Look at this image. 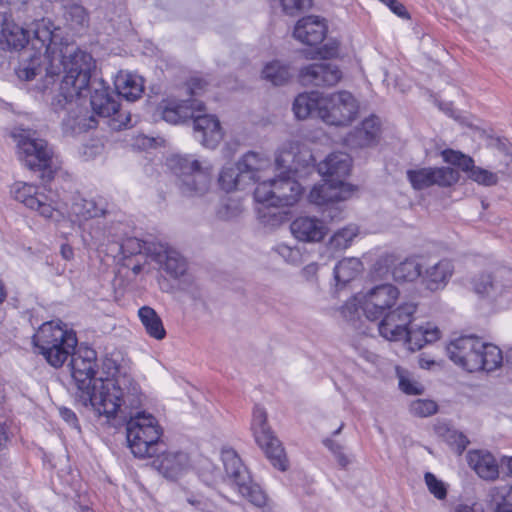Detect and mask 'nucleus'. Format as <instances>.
Here are the masks:
<instances>
[{
    "label": "nucleus",
    "instance_id": "ea45409f",
    "mask_svg": "<svg viewBox=\"0 0 512 512\" xmlns=\"http://www.w3.org/2000/svg\"><path fill=\"white\" fill-rule=\"evenodd\" d=\"M502 360L501 350L497 346L483 341V348L480 349L479 355L480 371H493L501 365Z\"/></svg>",
    "mask_w": 512,
    "mask_h": 512
},
{
    "label": "nucleus",
    "instance_id": "2eb2a0df",
    "mask_svg": "<svg viewBox=\"0 0 512 512\" xmlns=\"http://www.w3.org/2000/svg\"><path fill=\"white\" fill-rule=\"evenodd\" d=\"M483 340L474 335L462 336L451 341L446 350L451 361L468 372L480 371L479 355Z\"/></svg>",
    "mask_w": 512,
    "mask_h": 512
},
{
    "label": "nucleus",
    "instance_id": "7c9ffc66",
    "mask_svg": "<svg viewBox=\"0 0 512 512\" xmlns=\"http://www.w3.org/2000/svg\"><path fill=\"white\" fill-rule=\"evenodd\" d=\"M439 338L440 330L431 323H426L425 325L411 324L407 329V335L403 340L406 341V344L411 351H417L423 348L426 344L433 343Z\"/></svg>",
    "mask_w": 512,
    "mask_h": 512
},
{
    "label": "nucleus",
    "instance_id": "72a5a7b5",
    "mask_svg": "<svg viewBox=\"0 0 512 512\" xmlns=\"http://www.w3.org/2000/svg\"><path fill=\"white\" fill-rule=\"evenodd\" d=\"M237 163L249 184L262 182L260 173L271 165L269 158L253 151L246 153Z\"/></svg>",
    "mask_w": 512,
    "mask_h": 512
},
{
    "label": "nucleus",
    "instance_id": "680f3d73",
    "mask_svg": "<svg viewBox=\"0 0 512 512\" xmlns=\"http://www.w3.org/2000/svg\"><path fill=\"white\" fill-rule=\"evenodd\" d=\"M499 494L503 499L505 505L512 506V487L511 486H503L499 489Z\"/></svg>",
    "mask_w": 512,
    "mask_h": 512
},
{
    "label": "nucleus",
    "instance_id": "09e8293b",
    "mask_svg": "<svg viewBox=\"0 0 512 512\" xmlns=\"http://www.w3.org/2000/svg\"><path fill=\"white\" fill-rule=\"evenodd\" d=\"M424 479L427 488L431 494H433L439 500L446 498L447 489L445 484L441 480L437 479V477L433 473H425Z\"/></svg>",
    "mask_w": 512,
    "mask_h": 512
},
{
    "label": "nucleus",
    "instance_id": "e433bc0d",
    "mask_svg": "<svg viewBox=\"0 0 512 512\" xmlns=\"http://www.w3.org/2000/svg\"><path fill=\"white\" fill-rule=\"evenodd\" d=\"M138 316L142 325L145 328L146 333L156 339L162 340L166 336V330L163 326V322L157 312L149 307L143 306L138 310Z\"/></svg>",
    "mask_w": 512,
    "mask_h": 512
},
{
    "label": "nucleus",
    "instance_id": "4468645a",
    "mask_svg": "<svg viewBox=\"0 0 512 512\" xmlns=\"http://www.w3.org/2000/svg\"><path fill=\"white\" fill-rule=\"evenodd\" d=\"M475 293L496 300L512 290V269L500 267L492 272H482L472 279Z\"/></svg>",
    "mask_w": 512,
    "mask_h": 512
},
{
    "label": "nucleus",
    "instance_id": "2f4dec72",
    "mask_svg": "<svg viewBox=\"0 0 512 512\" xmlns=\"http://www.w3.org/2000/svg\"><path fill=\"white\" fill-rule=\"evenodd\" d=\"M469 466L485 480H494L499 475L498 464L494 456L486 451L475 450L467 454Z\"/></svg>",
    "mask_w": 512,
    "mask_h": 512
},
{
    "label": "nucleus",
    "instance_id": "052dcab7",
    "mask_svg": "<svg viewBox=\"0 0 512 512\" xmlns=\"http://www.w3.org/2000/svg\"><path fill=\"white\" fill-rule=\"evenodd\" d=\"M207 82L200 78H192L188 83L191 96H198L205 89Z\"/></svg>",
    "mask_w": 512,
    "mask_h": 512
},
{
    "label": "nucleus",
    "instance_id": "5701e85b",
    "mask_svg": "<svg viewBox=\"0 0 512 512\" xmlns=\"http://www.w3.org/2000/svg\"><path fill=\"white\" fill-rule=\"evenodd\" d=\"M193 125L195 138L204 147L214 149L223 138L220 122L214 115H195Z\"/></svg>",
    "mask_w": 512,
    "mask_h": 512
},
{
    "label": "nucleus",
    "instance_id": "6e6d98bb",
    "mask_svg": "<svg viewBox=\"0 0 512 512\" xmlns=\"http://www.w3.org/2000/svg\"><path fill=\"white\" fill-rule=\"evenodd\" d=\"M399 388L408 395H420L424 390L423 386L419 383L411 381L403 376H399Z\"/></svg>",
    "mask_w": 512,
    "mask_h": 512
},
{
    "label": "nucleus",
    "instance_id": "c9c22d12",
    "mask_svg": "<svg viewBox=\"0 0 512 512\" xmlns=\"http://www.w3.org/2000/svg\"><path fill=\"white\" fill-rule=\"evenodd\" d=\"M115 87L118 96H123L128 101H135L144 91V81L138 75L121 73L116 77Z\"/></svg>",
    "mask_w": 512,
    "mask_h": 512
},
{
    "label": "nucleus",
    "instance_id": "37998d69",
    "mask_svg": "<svg viewBox=\"0 0 512 512\" xmlns=\"http://www.w3.org/2000/svg\"><path fill=\"white\" fill-rule=\"evenodd\" d=\"M262 77L273 85L280 86L288 82L291 74L287 65L275 60L265 65L262 70Z\"/></svg>",
    "mask_w": 512,
    "mask_h": 512
},
{
    "label": "nucleus",
    "instance_id": "f257e3e1",
    "mask_svg": "<svg viewBox=\"0 0 512 512\" xmlns=\"http://www.w3.org/2000/svg\"><path fill=\"white\" fill-rule=\"evenodd\" d=\"M44 55L51 62L59 60L65 72L50 102L51 109L55 113H64L63 132L78 134L96 127V120L83 106V97L87 95L91 83V71L95 67L92 55L73 44L63 45L60 35L56 52L44 53Z\"/></svg>",
    "mask_w": 512,
    "mask_h": 512
},
{
    "label": "nucleus",
    "instance_id": "bb28decb",
    "mask_svg": "<svg viewBox=\"0 0 512 512\" xmlns=\"http://www.w3.org/2000/svg\"><path fill=\"white\" fill-rule=\"evenodd\" d=\"M354 189L352 186H339L325 179V183L316 185L309 193V201L315 205H329L348 199Z\"/></svg>",
    "mask_w": 512,
    "mask_h": 512
},
{
    "label": "nucleus",
    "instance_id": "f3484780",
    "mask_svg": "<svg viewBox=\"0 0 512 512\" xmlns=\"http://www.w3.org/2000/svg\"><path fill=\"white\" fill-rule=\"evenodd\" d=\"M407 178L416 190L433 185L450 187L459 180V172L451 167L417 168L408 170Z\"/></svg>",
    "mask_w": 512,
    "mask_h": 512
},
{
    "label": "nucleus",
    "instance_id": "cd10ccee",
    "mask_svg": "<svg viewBox=\"0 0 512 512\" xmlns=\"http://www.w3.org/2000/svg\"><path fill=\"white\" fill-rule=\"evenodd\" d=\"M293 236L303 242H319L327 233L323 221L316 217L301 216L290 225Z\"/></svg>",
    "mask_w": 512,
    "mask_h": 512
},
{
    "label": "nucleus",
    "instance_id": "a878e982",
    "mask_svg": "<svg viewBox=\"0 0 512 512\" xmlns=\"http://www.w3.org/2000/svg\"><path fill=\"white\" fill-rule=\"evenodd\" d=\"M327 26L318 16H306L295 25L293 35L300 42L314 46L320 44L326 35Z\"/></svg>",
    "mask_w": 512,
    "mask_h": 512
},
{
    "label": "nucleus",
    "instance_id": "c756f323",
    "mask_svg": "<svg viewBox=\"0 0 512 512\" xmlns=\"http://www.w3.org/2000/svg\"><path fill=\"white\" fill-rule=\"evenodd\" d=\"M454 267L451 261L442 259L437 263L428 266L422 272V281L426 288L430 291L443 289L453 274Z\"/></svg>",
    "mask_w": 512,
    "mask_h": 512
},
{
    "label": "nucleus",
    "instance_id": "423d86ee",
    "mask_svg": "<svg viewBox=\"0 0 512 512\" xmlns=\"http://www.w3.org/2000/svg\"><path fill=\"white\" fill-rule=\"evenodd\" d=\"M167 166L177 177V185L186 197H202L211 188L213 167L210 162L200 160L193 155H172Z\"/></svg>",
    "mask_w": 512,
    "mask_h": 512
},
{
    "label": "nucleus",
    "instance_id": "0e129e2a",
    "mask_svg": "<svg viewBox=\"0 0 512 512\" xmlns=\"http://www.w3.org/2000/svg\"><path fill=\"white\" fill-rule=\"evenodd\" d=\"M9 435L5 424L0 423V450L7 446Z\"/></svg>",
    "mask_w": 512,
    "mask_h": 512
},
{
    "label": "nucleus",
    "instance_id": "864d4df0",
    "mask_svg": "<svg viewBox=\"0 0 512 512\" xmlns=\"http://www.w3.org/2000/svg\"><path fill=\"white\" fill-rule=\"evenodd\" d=\"M312 0H281L283 11L288 15H296L311 7Z\"/></svg>",
    "mask_w": 512,
    "mask_h": 512
},
{
    "label": "nucleus",
    "instance_id": "4be33fe9",
    "mask_svg": "<svg viewBox=\"0 0 512 512\" xmlns=\"http://www.w3.org/2000/svg\"><path fill=\"white\" fill-rule=\"evenodd\" d=\"M351 170V157L342 152L332 153L326 159L319 163L318 171L325 179L341 186H351L344 179Z\"/></svg>",
    "mask_w": 512,
    "mask_h": 512
},
{
    "label": "nucleus",
    "instance_id": "6e6552de",
    "mask_svg": "<svg viewBox=\"0 0 512 512\" xmlns=\"http://www.w3.org/2000/svg\"><path fill=\"white\" fill-rule=\"evenodd\" d=\"M17 138L18 156L25 167L41 172L43 180L53 178V150L44 139L37 138L34 133L23 131Z\"/></svg>",
    "mask_w": 512,
    "mask_h": 512
},
{
    "label": "nucleus",
    "instance_id": "79ce46f5",
    "mask_svg": "<svg viewBox=\"0 0 512 512\" xmlns=\"http://www.w3.org/2000/svg\"><path fill=\"white\" fill-rule=\"evenodd\" d=\"M11 194L14 199L23 203L26 207L34 209L39 204V196L37 187L24 182H16L11 188Z\"/></svg>",
    "mask_w": 512,
    "mask_h": 512
},
{
    "label": "nucleus",
    "instance_id": "1a4fd4ad",
    "mask_svg": "<svg viewBox=\"0 0 512 512\" xmlns=\"http://www.w3.org/2000/svg\"><path fill=\"white\" fill-rule=\"evenodd\" d=\"M222 461L226 475L233 481L238 492L254 506L264 507L267 503L266 493L258 484L252 482L236 452L232 449L224 450Z\"/></svg>",
    "mask_w": 512,
    "mask_h": 512
},
{
    "label": "nucleus",
    "instance_id": "c03bdc74",
    "mask_svg": "<svg viewBox=\"0 0 512 512\" xmlns=\"http://www.w3.org/2000/svg\"><path fill=\"white\" fill-rule=\"evenodd\" d=\"M73 211L84 219L101 217L106 212V206L102 200L81 199L74 203Z\"/></svg>",
    "mask_w": 512,
    "mask_h": 512
},
{
    "label": "nucleus",
    "instance_id": "ddd939ff",
    "mask_svg": "<svg viewBox=\"0 0 512 512\" xmlns=\"http://www.w3.org/2000/svg\"><path fill=\"white\" fill-rule=\"evenodd\" d=\"M416 310L417 305L414 302H405L390 310L375 324L379 334L389 341L403 340L413 322Z\"/></svg>",
    "mask_w": 512,
    "mask_h": 512
},
{
    "label": "nucleus",
    "instance_id": "69168bd1",
    "mask_svg": "<svg viewBox=\"0 0 512 512\" xmlns=\"http://www.w3.org/2000/svg\"><path fill=\"white\" fill-rule=\"evenodd\" d=\"M434 364H435L434 360H428L424 356H420V358H419V365L422 368L429 369Z\"/></svg>",
    "mask_w": 512,
    "mask_h": 512
},
{
    "label": "nucleus",
    "instance_id": "5fc2aeb1",
    "mask_svg": "<svg viewBox=\"0 0 512 512\" xmlns=\"http://www.w3.org/2000/svg\"><path fill=\"white\" fill-rule=\"evenodd\" d=\"M275 251L290 264H298L301 262V252L298 248L290 247L286 244H279Z\"/></svg>",
    "mask_w": 512,
    "mask_h": 512
},
{
    "label": "nucleus",
    "instance_id": "39448f33",
    "mask_svg": "<svg viewBox=\"0 0 512 512\" xmlns=\"http://www.w3.org/2000/svg\"><path fill=\"white\" fill-rule=\"evenodd\" d=\"M293 154L290 151L280 152L275 159L277 170L281 174L277 179H270L260 182L255 191L254 198L257 202L267 206H292L295 204L302 189L300 184L294 180L291 174H295L296 168L292 166Z\"/></svg>",
    "mask_w": 512,
    "mask_h": 512
},
{
    "label": "nucleus",
    "instance_id": "a18cd8bd",
    "mask_svg": "<svg viewBox=\"0 0 512 512\" xmlns=\"http://www.w3.org/2000/svg\"><path fill=\"white\" fill-rule=\"evenodd\" d=\"M64 17L73 28L84 27L88 24L89 20L86 9L78 3L66 5Z\"/></svg>",
    "mask_w": 512,
    "mask_h": 512
},
{
    "label": "nucleus",
    "instance_id": "b1692460",
    "mask_svg": "<svg viewBox=\"0 0 512 512\" xmlns=\"http://www.w3.org/2000/svg\"><path fill=\"white\" fill-rule=\"evenodd\" d=\"M379 135L380 120L376 116H370L346 136L345 143L350 148L369 147L378 142Z\"/></svg>",
    "mask_w": 512,
    "mask_h": 512
},
{
    "label": "nucleus",
    "instance_id": "6ab92c4d",
    "mask_svg": "<svg viewBox=\"0 0 512 512\" xmlns=\"http://www.w3.org/2000/svg\"><path fill=\"white\" fill-rule=\"evenodd\" d=\"M341 77L339 68L327 62L310 64L299 72V78L303 85L333 86L339 82Z\"/></svg>",
    "mask_w": 512,
    "mask_h": 512
},
{
    "label": "nucleus",
    "instance_id": "774afa93",
    "mask_svg": "<svg viewBox=\"0 0 512 512\" xmlns=\"http://www.w3.org/2000/svg\"><path fill=\"white\" fill-rule=\"evenodd\" d=\"M468 442L469 441L467 440V438L464 435L460 434L458 436V446H459V448H461V450L465 449Z\"/></svg>",
    "mask_w": 512,
    "mask_h": 512
},
{
    "label": "nucleus",
    "instance_id": "f03ea898",
    "mask_svg": "<svg viewBox=\"0 0 512 512\" xmlns=\"http://www.w3.org/2000/svg\"><path fill=\"white\" fill-rule=\"evenodd\" d=\"M70 372L75 381L76 398L84 406L110 418L117 412L127 413L139 404V385L119 371L112 377L95 378L97 354L92 348H80L70 356Z\"/></svg>",
    "mask_w": 512,
    "mask_h": 512
},
{
    "label": "nucleus",
    "instance_id": "de8ad7c7",
    "mask_svg": "<svg viewBox=\"0 0 512 512\" xmlns=\"http://www.w3.org/2000/svg\"><path fill=\"white\" fill-rule=\"evenodd\" d=\"M410 411L419 417H428L437 411V405L432 400L418 399L411 403Z\"/></svg>",
    "mask_w": 512,
    "mask_h": 512
},
{
    "label": "nucleus",
    "instance_id": "bf43d9fd",
    "mask_svg": "<svg viewBox=\"0 0 512 512\" xmlns=\"http://www.w3.org/2000/svg\"><path fill=\"white\" fill-rule=\"evenodd\" d=\"M59 414H60L61 418L67 424H69L71 427H73L77 430L80 429L79 423H78V418H77L76 414L74 413V411H72L71 409L66 408V407H60Z\"/></svg>",
    "mask_w": 512,
    "mask_h": 512
},
{
    "label": "nucleus",
    "instance_id": "7ed1b4c3",
    "mask_svg": "<svg viewBox=\"0 0 512 512\" xmlns=\"http://www.w3.org/2000/svg\"><path fill=\"white\" fill-rule=\"evenodd\" d=\"M60 28L49 19L34 21L29 29L17 25L11 14L0 12V45L3 49L20 50L31 44L39 55L54 54L57 50Z\"/></svg>",
    "mask_w": 512,
    "mask_h": 512
},
{
    "label": "nucleus",
    "instance_id": "0eeeda50",
    "mask_svg": "<svg viewBox=\"0 0 512 512\" xmlns=\"http://www.w3.org/2000/svg\"><path fill=\"white\" fill-rule=\"evenodd\" d=\"M32 343L52 367L59 368L74 353L78 340L73 330L50 321L38 328L32 337Z\"/></svg>",
    "mask_w": 512,
    "mask_h": 512
},
{
    "label": "nucleus",
    "instance_id": "3c124183",
    "mask_svg": "<svg viewBox=\"0 0 512 512\" xmlns=\"http://www.w3.org/2000/svg\"><path fill=\"white\" fill-rule=\"evenodd\" d=\"M242 213L241 206L236 201L229 200L223 203L217 210L220 220L229 221L237 218Z\"/></svg>",
    "mask_w": 512,
    "mask_h": 512
},
{
    "label": "nucleus",
    "instance_id": "c85d7f7f",
    "mask_svg": "<svg viewBox=\"0 0 512 512\" xmlns=\"http://www.w3.org/2000/svg\"><path fill=\"white\" fill-rule=\"evenodd\" d=\"M489 147L494 157L490 167L499 176L512 178V144L507 139L494 138Z\"/></svg>",
    "mask_w": 512,
    "mask_h": 512
},
{
    "label": "nucleus",
    "instance_id": "a19ab883",
    "mask_svg": "<svg viewBox=\"0 0 512 512\" xmlns=\"http://www.w3.org/2000/svg\"><path fill=\"white\" fill-rule=\"evenodd\" d=\"M393 278L397 282H412L422 275L421 265L414 259H406L394 267Z\"/></svg>",
    "mask_w": 512,
    "mask_h": 512
},
{
    "label": "nucleus",
    "instance_id": "aec40b11",
    "mask_svg": "<svg viewBox=\"0 0 512 512\" xmlns=\"http://www.w3.org/2000/svg\"><path fill=\"white\" fill-rule=\"evenodd\" d=\"M148 255L172 278L183 276L187 270L185 259L177 251L163 244L150 246Z\"/></svg>",
    "mask_w": 512,
    "mask_h": 512
},
{
    "label": "nucleus",
    "instance_id": "9b49d317",
    "mask_svg": "<svg viewBox=\"0 0 512 512\" xmlns=\"http://www.w3.org/2000/svg\"><path fill=\"white\" fill-rule=\"evenodd\" d=\"M359 104L352 93L342 90L325 97L320 119L328 125L345 126L354 121Z\"/></svg>",
    "mask_w": 512,
    "mask_h": 512
},
{
    "label": "nucleus",
    "instance_id": "393cba45",
    "mask_svg": "<svg viewBox=\"0 0 512 512\" xmlns=\"http://www.w3.org/2000/svg\"><path fill=\"white\" fill-rule=\"evenodd\" d=\"M203 108V103L197 99H170L163 102L162 117L166 122L177 124L189 118L194 119L195 113Z\"/></svg>",
    "mask_w": 512,
    "mask_h": 512
},
{
    "label": "nucleus",
    "instance_id": "338daca9",
    "mask_svg": "<svg viewBox=\"0 0 512 512\" xmlns=\"http://www.w3.org/2000/svg\"><path fill=\"white\" fill-rule=\"evenodd\" d=\"M61 253L65 259H70L73 256V250L71 247L68 246H62Z\"/></svg>",
    "mask_w": 512,
    "mask_h": 512
},
{
    "label": "nucleus",
    "instance_id": "412c9836",
    "mask_svg": "<svg viewBox=\"0 0 512 512\" xmlns=\"http://www.w3.org/2000/svg\"><path fill=\"white\" fill-rule=\"evenodd\" d=\"M156 468L167 479H177L182 476L190 467V460L187 453L182 451L161 452L152 462Z\"/></svg>",
    "mask_w": 512,
    "mask_h": 512
},
{
    "label": "nucleus",
    "instance_id": "4c0bfd02",
    "mask_svg": "<svg viewBox=\"0 0 512 512\" xmlns=\"http://www.w3.org/2000/svg\"><path fill=\"white\" fill-rule=\"evenodd\" d=\"M362 262L355 257L344 258L334 267V279L337 286H345L362 271Z\"/></svg>",
    "mask_w": 512,
    "mask_h": 512
},
{
    "label": "nucleus",
    "instance_id": "f8f14e48",
    "mask_svg": "<svg viewBox=\"0 0 512 512\" xmlns=\"http://www.w3.org/2000/svg\"><path fill=\"white\" fill-rule=\"evenodd\" d=\"M400 292L392 284L377 285L362 294L358 302L365 317L374 322L381 319L398 300Z\"/></svg>",
    "mask_w": 512,
    "mask_h": 512
},
{
    "label": "nucleus",
    "instance_id": "13d9d810",
    "mask_svg": "<svg viewBox=\"0 0 512 512\" xmlns=\"http://www.w3.org/2000/svg\"><path fill=\"white\" fill-rule=\"evenodd\" d=\"M45 199L46 197L41 194L39 196V204L35 205L33 210H37L45 218H52L56 208L51 203H46Z\"/></svg>",
    "mask_w": 512,
    "mask_h": 512
},
{
    "label": "nucleus",
    "instance_id": "58836bf2",
    "mask_svg": "<svg viewBox=\"0 0 512 512\" xmlns=\"http://www.w3.org/2000/svg\"><path fill=\"white\" fill-rule=\"evenodd\" d=\"M218 182L220 187L226 191L242 190L249 183L246 180V174L239 169L238 163L235 166L224 167L220 172Z\"/></svg>",
    "mask_w": 512,
    "mask_h": 512
},
{
    "label": "nucleus",
    "instance_id": "473e14b6",
    "mask_svg": "<svg viewBox=\"0 0 512 512\" xmlns=\"http://www.w3.org/2000/svg\"><path fill=\"white\" fill-rule=\"evenodd\" d=\"M324 100L325 97L317 91L299 94L293 103L295 116L298 119H306L308 117L320 118L319 112L323 107Z\"/></svg>",
    "mask_w": 512,
    "mask_h": 512
},
{
    "label": "nucleus",
    "instance_id": "dca6fc26",
    "mask_svg": "<svg viewBox=\"0 0 512 512\" xmlns=\"http://www.w3.org/2000/svg\"><path fill=\"white\" fill-rule=\"evenodd\" d=\"M92 89L90 104L92 110L101 117L114 116L113 120L126 124L120 112L119 96L117 92L110 89L103 80H93L88 91Z\"/></svg>",
    "mask_w": 512,
    "mask_h": 512
},
{
    "label": "nucleus",
    "instance_id": "a211bd4d",
    "mask_svg": "<svg viewBox=\"0 0 512 512\" xmlns=\"http://www.w3.org/2000/svg\"><path fill=\"white\" fill-rule=\"evenodd\" d=\"M441 155L445 162L457 166L462 171L466 172L468 178L479 185L494 186L499 181V175L496 170L491 171L475 166L473 158L460 151L446 149L442 151Z\"/></svg>",
    "mask_w": 512,
    "mask_h": 512
},
{
    "label": "nucleus",
    "instance_id": "8fccbe9b",
    "mask_svg": "<svg viewBox=\"0 0 512 512\" xmlns=\"http://www.w3.org/2000/svg\"><path fill=\"white\" fill-rule=\"evenodd\" d=\"M156 245L155 243H146L137 238H128L120 245V249L124 255H134L146 251L150 246Z\"/></svg>",
    "mask_w": 512,
    "mask_h": 512
},
{
    "label": "nucleus",
    "instance_id": "49530a36",
    "mask_svg": "<svg viewBox=\"0 0 512 512\" xmlns=\"http://www.w3.org/2000/svg\"><path fill=\"white\" fill-rule=\"evenodd\" d=\"M39 55L36 51L35 54L31 57V61L29 63H23L16 70V74L18 78L22 81H31L34 80L38 75L42 74V67L39 63Z\"/></svg>",
    "mask_w": 512,
    "mask_h": 512
},
{
    "label": "nucleus",
    "instance_id": "20e7f679",
    "mask_svg": "<svg viewBox=\"0 0 512 512\" xmlns=\"http://www.w3.org/2000/svg\"><path fill=\"white\" fill-rule=\"evenodd\" d=\"M141 397L139 389V404L128 409L127 413L119 411L109 419L119 417L126 421V437L131 452L136 457L146 458L153 457L159 451L162 429L152 414L138 410L142 402Z\"/></svg>",
    "mask_w": 512,
    "mask_h": 512
},
{
    "label": "nucleus",
    "instance_id": "e2e57ef3",
    "mask_svg": "<svg viewBox=\"0 0 512 512\" xmlns=\"http://www.w3.org/2000/svg\"><path fill=\"white\" fill-rule=\"evenodd\" d=\"M318 271V265L316 263H311L303 268V275L306 277V279L313 278Z\"/></svg>",
    "mask_w": 512,
    "mask_h": 512
},
{
    "label": "nucleus",
    "instance_id": "603ef678",
    "mask_svg": "<svg viewBox=\"0 0 512 512\" xmlns=\"http://www.w3.org/2000/svg\"><path fill=\"white\" fill-rule=\"evenodd\" d=\"M323 444L333 453L341 467L346 468L349 464H351L352 460L349 455L344 453V448L341 444L329 438L324 439Z\"/></svg>",
    "mask_w": 512,
    "mask_h": 512
},
{
    "label": "nucleus",
    "instance_id": "9d476101",
    "mask_svg": "<svg viewBox=\"0 0 512 512\" xmlns=\"http://www.w3.org/2000/svg\"><path fill=\"white\" fill-rule=\"evenodd\" d=\"M251 430L255 441L264 451L272 465L281 471H285L287 459L284 448L267 423L266 410L259 405H255L253 409Z\"/></svg>",
    "mask_w": 512,
    "mask_h": 512
},
{
    "label": "nucleus",
    "instance_id": "f704fd0d",
    "mask_svg": "<svg viewBox=\"0 0 512 512\" xmlns=\"http://www.w3.org/2000/svg\"><path fill=\"white\" fill-rule=\"evenodd\" d=\"M358 233L359 229L354 224L337 230L329 239L323 256H326L328 259L337 257L338 254L342 253L351 245Z\"/></svg>",
    "mask_w": 512,
    "mask_h": 512
},
{
    "label": "nucleus",
    "instance_id": "4d7b16f0",
    "mask_svg": "<svg viewBox=\"0 0 512 512\" xmlns=\"http://www.w3.org/2000/svg\"><path fill=\"white\" fill-rule=\"evenodd\" d=\"M381 3L385 4L389 9L396 14L398 17L402 19H409L410 14L406 10L405 6L400 3L398 0H379Z\"/></svg>",
    "mask_w": 512,
    "mask_h": 512
}]
</instances>
